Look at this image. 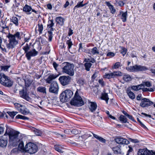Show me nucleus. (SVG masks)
<instances>
[{"mask_svg": "<svg viewBox=\"0 0 155 155\" xmlns=\"http://www.w3.org/2000/svg\"><path fill=\"white\" fill-rule=\"evenodd\" d=\"M114 53L112 52H108V53H107V56L109 57H113L114 56Z\"/></svg>", "mask_w": 155, "mask_h": 155, "instance_id": "obj_59", "label": "nucleus"}, {"mask_svg": "<svg viewBox=\"0 0 155 155\" xmlns=\"http://www.w3.org/2000/svg\"><path fill=\"white\" fill-rule=\"evenodd\" d=\"M140 106L143 107H148L153 104V102L150 101L149 99L144 98L141 99Z\"/></svg>", "mask_w": 155, "mask_h": 155, "instance_id": "obj_11", "label": "nucleus"}, {"mask_svg": "<svg viewBox=\"0 0 155 155\" xmlns=\"http://www.w3.org/2000/svg\"><path fill=\"white\" fill-rule=\"evenodd\" d=\"M123 78V80L126 82L130 81L132 79V77L130 75L128 74L124 75Z\"/></svg>", "mask_w": 155, "mask_h": 155, "instance_id": "obj_26", "label": "nucleus"}, {"mask_svg": "<svg viewBox=\"0 0 155 155\" xmlns=\"http://www.w3.org/2000/svg\"><path fill=\"white\" fill-rule=\"evenodd\" d=\"M2 40L1 37H0V48L4 52H6V50L5 48L4 45L2 44Z\"/></svg>", "mask_w": 155, "mask_h": 155, "instance_id": "obj_42", "label": "nucleus"}, {"mask_svg": "<svg viewBox=\"0 0 155 155\" xmlns=\"http://www.w3.org/2000/svg\"><path fill=\"white\" fill-rule=\"evenodd\" d=\"M91 132H88L85 133V134H84V135H83L82 136V137L84 138H87L88 137H90L91 136Z\"/></svg>", "mask_w": 155, "mask_h": 155, "instance_id": "obj_48", "label": "nucleus"}, {"mask_svg": "<svg viewBox=\"0 0 155 155\" xmlns=\"http://www.w3.org/2000/svg\"><path fill=\"white\" fill-rule=\"evenodd\" d=\"M112 150L114 151V154H117L120 153L121 150L120 148L118 147H116L113 148Z\"/></svg>", "mask_w": 155, "mask_h": 155, "instance_id": "obj_31", "label": "nucleus"}, {"mask_svg": "<svg viewBox=\"0 0 155 155\" xmlns=\"http://www.w3.org/2000/svg\"><path fill=\"white\" fill-rule=\"evenodd\" d=\"M30 39V37L28 36V37H25L24 35V41L26 42H28L29 40Z\"/></svg>", "mask_w": 155, "mask_h": 155, "instance_id": "obj_63", "label": "nucleus"}, {"mask_svg": "<svg viewBox=\"0 0 155 155\" xmlns=\"http://www.w3.org/2000/svg\"><path fill=\"white\" fill-rule=\"evenodd\" d=\"M8 77L6 76L4 74L2 73H0V83L2 84H5L4 83L5 81Z\"/></svg>", "mask_w": 155, "mask_h": 155, "instance_id": "obj_23", "label": "nucleus"}, {"mask_svg": "<svg viewBox=\"0 0 155 155\" xmlns=\"http://www.w3.org/2000/svg\"><path fill=\"white\" fill-rule=\"evenodd\" d=\"M57 76L54 74H50L48 76L47 79H46V83L50 84L52 81L57 78Z\"/></svg>", "mask_w": 155, "mask_h": 155, "instance_id": "obj_20", "label": "nucleus"}, {"mask_svg": "<svg viewBox=\"0 0 155 155\" xmlns=\"http://www.w3.org/2000/svg\"><path fill=\"white\" fill-rule=\"evenodd\" d=\"M83 1L82 2H80L78 3L77 5H76L74 8V10L75 9L77 8L81 7H83Z\"/></svg>", "mask_w": 155, "mask_h": 155, "instance_id": "obj_47", "label": "nucleus"}, {"mask_svg": "<svg viewBox=\"0 0 155 155\" xmlns=\"http://www.w3.org/2000/svg\"><path fill=\"white\" fill-rule=\"evenodd\" d=\"M115 1L116 2L115 4L118 5L120 6H123L124 5V3L122 1H117V0H116Z\"/></svg>", "mask_w": 155, "mask_h": 155, "instance_id": "obj_52", "label": "nucleus"}, {"mask_svg": "<svg viewBox=\"0 0 155 155\" xmlns=\"http://www.w3.org/2000/svg\"><path fill=\"white\" fill-rule=\"evenodd\" d=\"M121 66V63L120 62L116 63L112 66V68L113 69H117Z\"/></svg>", "mask_w": 155, "mask_h": 155, "instance_id": "obj_46", "label": "nucleus"}, {"mask_svg": "<svg viewBox=\"0 0 155 155\" xmlns=\"http://www.w3.org/2000/svg\"><path fill=\"white\" fill-rule=\"evenodd\" d=\"M106 113L108 115V117H109L110 118H111L113 120H115L116 119L115 117L110 114L109 112L108 111H106Z\"/></svg>", "mask_w": 155, "mask_h": 155, "instance_id": "obj_57", "label": "nucleus"}, {"mask_svg": "<svg viewBox=\"0 0 155 155\" xmlns=\"http://www.w3.org/2000/svg\"><path fill=\"white\" fill-rule=\"evenodd\" d=\"M54 148L55 150L59 152L63 153V152L62 150V147L59 145H54Z\"/></svg>", "mask_w": 155, "mask_h": 155, "instance_id": "obj_40", "label": "nucleus"}, {"mask_svg": "<svg viewBox=\"0 0 155 155\" xmlns=\"http://www.w3.org/2000/svg\"><path fill=\"white\" fill-rule=\"evenodd\" d=\"M62 64L64 66L62 68V72L70 76H73L74 74L73 64L68 62H64Z\"/></svg>", "mask_w": 155, "mask_h": 155, "instance_id": "obj_3", "label": "nucleus"}, {"mask_svg": "<svg viewBox=\"0 0 155 155\" xmlns=\"http://www.w3.org/2000/svg\"><path fill=\"white\" fill-rule=\"evenodd\" d=\"M129 149L128 150L127 155H132V152L133 150V149L130 146L129 147Z\"/></svg>", "mask_w": 155, "mask_h": 155, "instance_id": "obj_55", "label": "nucleus"}, {"mask_svg": "<svg viewBox=\"0 0 155 155\" xmlns=\"http://www.w3.org/2000/svg\"><path fill=\"white\" fill-rule=\"evenodd\" d=\"M91 52L93 55H95L99 54V51L96 47H94L92 48Z\"/></svg>", "mask_w": 155, "mask_h": 155, "instance_id": "obj_34", "label": "nucleus"}, {"mask_svg": "<svg viewBox=\"0 0 155 155\" xmlns=\"http://www.w3.org/2000/svg\"><path fill=\"white\" fill-rule=\"evenodd\" d=\"M114 140L117 143L121 144H127L129 143V141L125 138H124L120 136L115 137Z\"/></svg>", "mask_w": 155, "mask_h": 155, "instance_id": "obj_13", "label": "nucleus"}, {"mask_svg": "<svg viewBox=\"0 0 155 155\" xmlns=\"http://www.w3.org/2000/svg\"><path fill=\"white\" fill-rule=\"evenodd\" d=\"M79 131L76 129H73L71 131V132L74 134H77L79 133Z\"/></svg>", "mask_w": 155, "mask_h": 155, "instance_id": "obj_56", "label": "nucleus"}, {"mask_svg": "<svg viewBox=\"0 0 155 155\" xmlns=\"http://www.w3.org/2000/svg\"><path fill=\"white\" fill-rule=\"evenodd\" d=\"M95 119L94 123L98 126L100 125L101 123L102 118L99 116H97Z\"/></svg>", "mask_w": 155, "mask_h": 155, "instance_id": "obj_28", "label": "nucleus"}, {"mask_svg": "<svg viewBox=\"0 0 155 155\" xmlns=\"http://www.w3.org/2000/svg\"><path fill=\"white\" fill-rule=\"evenodd\" d=\"M37 91L39 92L43 93H46V88L44 87H39L37 88Z\"/></svg>", "mask_w": 155, "mask_h": 155, "instance_id": "obj_29", "label": "nucleus"}, {"mask_svg": "<svg viewBox=\"0 0 155 155\" xmlns=\"http://www.w3.org/2000/svg\"><path fill=\"white\" fill-rule=\"evenodd\" d=\"M14 105L15 107L21 114L24 115H27L30 113L29 110L25 105L17 103H15Z\"/></svg>", "mask_w": 155, "mask_h": 155, "instance_id": "obj_8", "label": "nucleus"}, {"mask_svg": "<svg viewBox=\"0 0 155 155\" xmlns=\"http://www.w3.org/2000/svg\"><path fill=\"white\" fill-rule=\"evenodd\" d=\"M30 48V45L28 44H26L23 47L22 49L25 51V54L28 51Z\"/></svg>", "mask_w": 155, "mask_h": 155, "instance_id": "obj_33", "label": "nucleus"}, {"mask_svg": "<svg viewBox=\"0 0 155 155\" xmlns=\"http://www.w3.org/2000/svg\"><path fill=\"white\" fill-rule=\"evenodd\" d=\"M38 30L39 31V33L40 34H41L43 29V25L39 23L38 24Z\"/></svg>", "mask_w": 155, "mask_h": 155, "instance_id": "obj_41", "label": "nucleus"}, {"mask_svg": "<svg viewBox=\"0 0 155 155\" xmlns=\"http://www.w3.org/2000/svg\"><path fill=\"white\" fill-rule=\"evenodd\" d=\"M8 143L7 139L3 136L0 137V147H5Z\"/></svg>", "mask_w": 155, "mask_h": 155, "instance_id": "obj_17", "label": "nucleus"}, {"mask_svg": "<svg viewBox=\"0 0 155 155\" xmlns=\"http://www.w3.org/2000/svg\"><path fill=\"white\" fill-rule=\"evenodd\" d=\"M38 53V52L36 51L35 49H32V50L29 51L25 53V56L27 59L29 61L31 60V57L36 56Z\"/></svg>", "mask_w": 155, "mask_h": 155, "instance_id": "obj_14", "label": "nucleus"}, {"mask_svg": "<svg viewBox=\"0 0 155 155\" xmlns=\"http://www.w3.org/2000/svg\"><path fill=\"white\" fill-rule=\"evenodd\" d=\"M64 21V19L61 16L57 17L56 18V21L57 23L61 25H63Z\"/></svg>", "mask_w": 155, "mask_h": 155, "instance_id": "obj_25", "label": "nucleus"}, {"mask_svg": "<svg viewBox=\"0 0 155 155\" xmlns=\"http://www.w3.org/2000/svg\"><path fill=\"white\" fill-rule=\"evenodd\" d=\"M71 78L69 76H62L60 77L59 78L61 84L63 86L68 85L71 81Z\"/></svg>", "mask_w": 155, "mask_h": 155, "instance_id": "obj_9", "label": "nucleus"}, {"mask_svg": "<svg viewBox=\"0 0 155 155\" xmlns=\"http://www.w3.org/2000/svg\"><path fill=\"white\" fill-rule=\"evenodd\" d=\"M101 98L103 100H105L107 104L108 103V101L109 99L108 94L105 92V90H104L103 93L101 94Z\"/></svg>", "mask_w": 155, "mask_h": 155, "instance_id": "obj_19", "label": "nucleus"}, {"mask_svg": "<svg viewBox=\"0 0 155 155\" xmlns=\"http://www.w3.org/2000/svg\"><path fill=\"white\" fill-rule=\"evenodd\" d=\"M118 16L120 17L121 19L122 20V21L123 22H125L127 21V11L124 12L122 11H120L119 14Z\"/></svg>", "mask_w": 155, "mask_h": 155, "instance_id": "obj_15", "label": "nucleus"}, {"mask_svg": "<svg viewBox=\"0 0 155 155\" xmlns=\"http://www.w3.org/2000/svg\"><path fill=\"white\" fill-rule=\"evenodd\" d=\"M7 37L9 39V43L7 44L6 40L4 39L3 41L9 49L14 48L18 43V40H20L21 38L20 33L19 32H16L14 35L9 34Z\"/></svg>", "mask_w": 155, "mask_h": 155, "instance_id": "obj_1", "label": "nucleus"}, {"mask_svg": "<svg viewBox=\"0 0 155 155\" xmlns=\"http://www.w3.org/2000/svg\"><path fill=\"white\" fill-rule=\"evenodd\" d=\"M48 28V40L51 41H52L53 37L52 31H54V28L52 27L50 28Z\"/></svg>", "mask_w": 155, "mask_h": 155, "instance_id": "obj_22", "label": "nucleus"}, {"mask_svg": "<svg viewBox=\"0 0 155 155\" xmlns=\"http://www.w3.org/2000/svg\"><path fill=\"white\" fill-rule=\"evenodd\" d=\"M104 78L110 79L111 78H114L113 77L112 73H111L110 74H106L104 76Z\"/></svg>", "mask_w": 155, "mask_h": 155, "instance_id": "obj_50", "label": "nucleus"}, {"mask_svg": "<svg viewBox=\"0 0 155 155\" xmlns=\"http://www.w3.org/2000/svg\"><path fill=\"white\" fill-rule=\"evenodd\" d=\"M11 20L12 22H13L16 26H18V18L16 17H13L11 19Z\"/></svg>", "mask_w": 155, "mask_h": 155, "instance_id": "obj_36", "label": "nucleus"}, {"mask_svg": "<svg viewBox=\"0 0 155 155\" xmlns=\"http://www.w3.org/2000/svg\"><path fill=\"white\" fill-rule=\"evenodd\" d=\"M66 43L68 46V48L69 49H70L71 48V46L73 45L71 39L68 40L66 41Z\"/></svg>", "mask_w": 155, "mask_h": 155, "instance_id": "obj_49", "label": "nucleus"}, {"mask_svg": "<svg viewBox=\"0 0 155 155\" xmlns=\"http://www.w3.org/2000/svg\"><path fill=\"white\" fill-rule=\"evenodd\" d=\"M130 140L131 142L134 143H138L139 142V141L138 140L136 139H130Z\"/></svg>", "mask_w": 155, "mask_h": 155, "instance_id": "obj_64", "label": "nucleus"}, {"mask_svg": "<svg viewBox=\"0 0 155 155\" xmlns=\"http://www.w3.org/2000/svg\"><path fill=\"white\" fill-rule=\"evenodd\" d=\"M7 113L11 117L12 119H13L14 116L18 114V112L16 111L9 112L8 111Z\"/></svg>", "mask_w": 155, "mask_h": 155, "instance_id": "obj_39", "label": "nucleus"}, {"mask_svg": "<svg viewBox=\"0 0 155 155\" xmlns=\"http://www.w3.org/2000/svg\"><path fill=\"white\" fill-rule=\"evenodd\" d=\"M59 87L58 84L56 81H53L50 85L49 89L50 92L57 94L58 91Z\"/></svg>", "mask_w": 155, "mask_h": 155, "instance_id": "obj_12", "label": "nucleus"}, {"mask_svg": "<svg viewBox=\"0 0 155 155\" xmlns=\"http://www.w3.org/2000/svg\"><path fill=\"white\" fill-rule=\"evenodd\" d=\"M54 25V24L53 23V20H50L48 21V24L47 25L48 28H50L53 27Z\"/></svg>", "mask_w": 155, "mask_h": 155, "instance_id": "obj_51", "label": "nucleus"}, {"mask_svg": "<svg viewBox=\"0 0 155 155\" xmlns=\"http://www.w3.org/2000/svg\"><path fill=\"white\" fill-rule=\"evenodd\" d=\"M0 68L2 70L6 71H7L8 69L9 68V66H1Z\"/></svg>", "mask_w": 155, "mask_h": 155, "instance_id": "obj_54", "label": "nucleus"}, {"mask_svg": "<svg viewBox=\"0 0 155 155\" xmlns=\"http://www.w3.org/2000/svg\"><path fill=\"white\" fill-rule=\"evenodd\" d=\"M112 73L114 78L116 76H120L122 75V73L119 71H114Z\"/></svg>", "mask_w": 155, "mask_h": 155, "instance_id": "obj_37", "label": "nucleus"}, {"mask_svg": "<svg viewBox=\"0 0 155 155\" xmlns=\"http://www.w3.org/2000/svg\"><path fill=\"white\" fill-rule=\"evenodd\" d=\"M20 95L21 97L28 101H29L31 100V98L28 96L27 93L24 90H22L20 91Z\"/></svg>", "mask_w": 155, "mask_h": 155, "instance_id": "obj_16", "label": "nucleus"}, {"mask_svg": "<svg viewBox=\"0 0 155 155\" xmlns=\"http://www.w3.org/2000/svg\"><path fill=\"white\" fill-rule=\"evenodd\" d=\"M23 11L27 15L31 14L32 12H35L36 14H38V11L32 9L31 6L27 4H26L23 7Z\"/></svg>", "mask_w": 155, "mask_h": 155, "instance_id": "obj_10", "label": "nucleus"}, {"mask_svg": "<svg viewBox=\"0 0 155 155\" xmlns=\"http://www.w3.org/2000/svg\"><path fill=\"white\" fill-rule=\"evenodd\" d=\"M16 119H21L23 120H28V118L25 116H23L21 115L18 114L15 117Z\"/></svg>", "mask_w": 155, "mask_h": 155, "instance_id": "obj_44", "label": "nucleus"}, {"mask_svg": "<svg viewBox=\"0 0 155 155\" xmlns=\"http://www.w3.org/2000/svg\"><path fill=\"white\" fill-rule=\"evenodd\" d=\"M84 80L82 78L79 79L77 81V83L81 85H83L85 84Z\"/></svg>", "mask_w": 155, "mask_h": 155, "instance_id": "obj_45", "label": "nucleus"}, {"mask_svg": "<svg viewBox=\"0 0 155 155\" xmlns=\"http://www.w3.org/2000/svg\"><path fill=\"white\" fill-rule=\"evenodd\" d=\"M97 140L102 143H105L106 142V140L105 139L100 137H99Z\"/></svg>", "mask_w": 155, "mask_h": 155, "instance_id": "obj_62", "label": "nucleus"}, {"mask_svg": "<svg viewBox=\"0 0 155 155\" xmlns=\"http://www.w3.org/2000/svg\"><path fill=\"white\" fill-rule=\"evenodd\" d=\"M25 151L30 154L35 153L38 150L37 145L31 143H27L25 146Z\"/></svg>", "mask_w": 155, "mask_h": 155, "instance_id": "obj_7", "label": "nucleus"}, {"mask_svg": "<svg viewBox=\"0 0 155 155\" xmlns=\"http://www.w3.org/2000/svg\"><path fill=\"white\" fill-rule=\"evenodd\" d=\"M84 61L86 63H90V62L92 63H94L95 62L94 59L92 58H85Z\"/></svg>", "mask_w": 155, "mask_h": 155, "instance_id": "obj_43", "label": "nucleus"}, {"mask_svg": "<svg viewBox=\"0 0 155 155\" xmlns=\"http://www.w3.org/2000/svg\"><path fill=\"white\" fill-rule=\"evenodd\" d=\"M70 104L72 105L81 106L84 104V102L81 97L79 96L77 90L75 94L74 98L70 101Z\"/></svg>", "mask_w": 155, "mask_h": 155, "instance_id": "obj_4", "label": "nucleus"}, {"mask_svg": "<svg viewBox=\"0 0 155 155\" xmlns=\"http://www.w3.org/2000/svg\"><path fill=\"white\" fill-rule=\"evenodd\" d=\"M53 65L55 70H57V68L58 67V64L56 63L54 61L53 63Z\"/></svg>", "mask_w": 155, "mask_h": 155, "instance_id": "obj_60", "label": "nucleus"}, {"mask_svg": "<svg viewBox=\"0 0 155 155\" xmlns=\"http://www.w3.org/2000/svg\"><path fill=\"white\" fill-rule=\"evenodd\" d=\"M137 91L139 90L140 89H142L143 88V87H144L143 85L142 84H141L139 85H138L137 86Z\"/></svg>", "mask_w": 155, "mask_h": 155, "instance_id": "obj_61", "label": "nucleus"}, {"mask_svg": "<svg viewBox=\"0 0 155 155\" xmlns=\"http://www.w3.org/2000/svg\"><path fill=\"white\" fill-rule=\"evenodd\" d=\"M4 83L5 84H3L2 85L8 87H11L13 84L12 82L9 79L8 77V78L7 79L5 80Z\"/></svg>", "mask_w": 155, "mask_h": 155, "instance_id": "obj_24", "label": "nucleus"}, {"mask_svg": "<svg viewBox=\"0 0 155 155\" xmlns=\"http://www.w3.org/2000/svg\"><path fill=\"white\" fill-rule=\"evenodd\" d=\"M92 64L91 63H86L84 64L85 67V69L87 71H89L90 70V68H91Z\"/></svg>", "mask_w": 155, "mask_h": 155, "instance_id": "obj_30", "label": "nucleus"}, {"mask_svg": "<svg viewBox=\"0 0 155 155\" xmlns=\"http://www.w3.org/2000/svg\"><path fill=\"white\" fill-rule=\"evenodd\" d=\"M126 69L130 72H137L145 71L147 70L148 68L145 66L136 64L133 66L126 67Z\"/></svg>", "mask_w": 155, "mask_h": 155, "instance_id": "obj_6", "label": "nucleus"}, {"mask_svg": "<svg viewBox=\"0 0 155 155\" xmlns=\"http://www.w3.org/2000/svg\"><path fill=\"white\" fill-rule=\"evenodd\" d=\"M120 120L123 123H126L127 122V119L126 117L123 115H121L119 117Z\"/></svg>", "mask_w": 155, "mask_h": 155, "instance_id": "obj_38", "label": "nucleus"}, {"mask_svg": "<svg viewBox=\"0 0 155 155\" xmlns=\"http://www.w3.org/2000/svg\"><path fill=\"white\" fill-rule=\"evenodd\" d=\"M99 83L101 85V86L103 87L104 86L105 84L104 82L102 79H100L98 81Z\"/></svg>", "mask_w": 155, "mask_h": 155, "instance_id": "obj_58", "label": "nucleus"}, {"mask_svg": "<svg viewBox=\"0 0 155 155\" xmlns=\"http://www.w3.org/2000/svg\"><path fill=\"white\" fill-rule=\"evenodd\" d=\"M73 93L70 90H66L61 93L60 96L61 101L64 102L68 101L73 96Z\"/></svg>", "mask_w": 155, "mask_h": 155, "instance_id": "obj_5", "label": "nucleus"}, {"mask_svg": "<svg viewBox=\"0 0 155 155\" xmlns=\"http://www.w3.org/2000/svg\"><path fill=\"white\" fill-rule=\"evenodd\" d=\"M148 150L145 149H140L137 153V155H143L147 154Z\"/></svg>", "mask_w": 155, "mask_h": 155, "instance_id": "obj_27", "label": "nucleus"}, {"mask_svg": "<svg viewBox=\"0 0 155 155\" xmlns=\"http://www.w3.org/2000/svg\"><path fill=\"white\" fill-rule=\"evenodd\" d=\"M105 3L106 5L109 7L110 12L113 14H114L116 12V9H115L113 6L109 2H106Z\"/></svg>", "mask_w": 155, "mask_h": 155, "instance_id": "obj_21", "label": "nucleus"}, {"mask_svg": "<svg viewBox=\"0 0 155 155\" xmlns=\"http://www.w3.org/2000/svg\"><path fill=\"white\" fill-rule=\"evenodd\" d=\"M19 133L11 128L8 126L6 127L5 136L8 135L9 137V142L13 144H16L19 141L18 137Z\"/></svg>", "mask_w": 155, "mask_h": 155, "instance_id": "obj_2", "label": "nucleus"}, {"mask_svg": "<svg viewBox=\"0 0 155 155\" xmlns=\"http://www.w3.org/2000/svg\"><path fill=\"white\" fill-rule=\"evenodd\" d=\"M89 108L91 112H93L97 109V106L95 102H90L89 103Z\"/></svg>", "mask_w": 155, "mask_h": 155, "instance_id": "obj_18", "label": "nucleus"}, {"mask_svg": "<svg viewBox=\"0 0 155 155\" xmlns=\"http://www.w3.org/2000/svg\"><path fill=\"white\" fill-rule=\"evenodd\" d=\"M32 130L34 132L35 134L37 136H41L42 134V132L41 131L36 129L35 128H33Z\"/></svg>", "mask_w": 155, "mask_h": 155, "instance_id": "obj_35", "label": "nucleus"}, {"mask_svg": "<svg viewBox=\"0 0 155 155\" xmlns=\"http://www.w3.org/2000/svg\"><path fill=\"white\" fill-rule=\"evenodd\" d=\"M127 93L129 97L131 99H134L135 98V96L132 92L128 91Z\"/></svg>", "mask_w": 155, "mask_h": 155, "instance_id": "obj_32", "label": "nucleus"}, {"mask_svg": "<svg viewBox=\"0 0 155 155\" xmlns=\"http://www.w3.org/2000/svg\"><path fill=\"white\" fill-rule=\"evenodd\" d=\"M127 49L124 47H121L120 52L123 56H124L127 52Z\"/></svg>", "mask_w": 155, "mask_h": 155, "instance_id": "obj_53", "label": "nucleus"}]
</instances>
